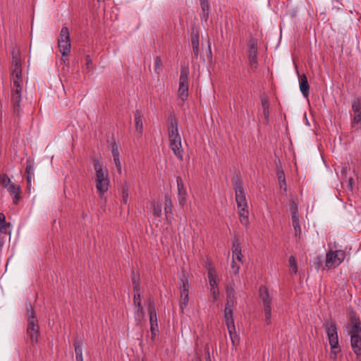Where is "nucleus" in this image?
<instances>
[{
  "mask_svg": "<svg viewBox=\"0 0 361 361\" xmlns=\"http://www.w3.org/2000/svg\"><path fill=\"white\" fill-rule=\"evenodd\" d=\"M191 43L192 46V52L195 59L198 58L199 55V33L198 32H192L191 35Z\"/></svg>",
  "mask_w": 361,
  "mask_h": 361,
  "instance_id": "b1692460",
  "label": "nucleus"
},
{
  "mask_svg": "<svg viewBox=\"0 0 361 361\" xmlns=\"http://www.w3.org/2000/svg\"><path fill=\"white\" fill-rule=\"evenodd\" d=\"M182 286H180V298L181 302L180 304V307L183 310L188 303L189 300V290H188V280L187 278H184L182 280Z\"/></svg>",
  "mask_w": 361,
  "mask_h": 361,
  "instance_id": "ddd939ff",
  "label": "nucleus"
},
{
  "mask_svg": "<svg viewBox=\"0 0 361 361\" xmlns=\"http://www.w3.org/2000/svg\"><path fill=\"white\" fill-rule=\"evenodd\" d=\"M22 98V87L20 82L13 80V87L11 89V100L13 106V111L16 116H20V102Z\"/></svg>",
  "mask_w": 361,
  "mask_h": 361,
  "instance_id": "7ed1b4c3",
  "label": "nucleus"
},
{
  "mask_svg": "<svg viewBox=\"0 0 361 361\" xmlns=\"http://www.w3.org/2000/svg\"><path fill=\"white\" fill-rule=\"evenodd\" d=\"M94 168L96 173V188L99 197L102 198L109 190L110 183L108 171L104 170L102 164L98 160L94 161Z\"/></svg>",
  "mask_w": 361,
  "mask_h": 361,
  "instance_id": "f03ea898",
  "label": "nucleus"
},
{
  "mask_svg": "<svg viewBox=\"0 0 361 361\" xmlns=\"http://www.w3.org/2000/svg\"><path fill=\"white\" fill-rule=\"evenodd\" d=\"M145 312L143 310L142 306V307H135V312H134V317L135 320L137 322V324L141 323L142 319L145 317Z\"/></svg>",
  "mask_w": 361,
  "mask_h": 361,
  "instance_id": "7c9ffc66",
  "label": "nucleus"
},
{
  "mask_svg": "<svg viewBox=\"0 0 361 361\" xmlns=\"http://www.w3.org/2000/svg\"><path fill=\"white\" fill-rule=\"evenodd\" d=\"M239 269H240V265L236 264V262H235V259H233L232 264H231V272L233 274H236L238 273Z\"/></svg>",
  "mask_w": 361,
  "mask_h": 361,
  "instance_id": "603ef678",
  "label": "nucleus"
},
{
  "mask_svg": "<svg viewBox=\"0 0 361 361\" xmlns=\"http://www.w3.org/2000/svg\"><path fill=\"white\" fill-rule=\"evenodd\" d=\"M168 129L178 128V120L173 114H169L168 117Z\"/></svg>",
  "mask_w": 361,
  "mask_h": 361,
  "instance_id": "f704fd0d",
  "label": "nucleus"
},
{
  "mask_svg": "<svg viewBox=\"0 0 361 361\" xmlns=\"http://www.w3.org/2000/svg\"><path fill=\"white\" fill-rule=\"evenodd\" d=\"M232 255L233 259L235 258L238 260L240 263H242V252H241V247L240 242L238 238H235L233 241L232 245Z\"/></svg>",
  "mask_w": 361,
  "mask_h": 361,
  "instance_id": "4be33fe9",
  "label": "nucleus"
},
{
  "mask_svg": "<svg viewBox=\"0 0 361 361\" xmlns=\"http://www.w3.org/2000/svg\"><path fill=\"white\" fill-rule=\"evenodd\" d=\"M345 256V252L342 250L330 251L326 253V267L328 269L338 267L343 261Z\"/></svg>",
  "mask_w": 361,
  "mask_h": 361,
  "instance_id": "39448f33",
  "label": "nucleus"
},
{
  "mask_svg": "<svg viewBox=\"0 0 361 361\" xmlns=\"http://www.w3.org/2000/svg\"><path fill=\"white\" fill-rule=\"evenodd\" d=\"M300 90L305 97H307L310 94V85L305 75H300L299 78Z\"/></svg>",
  "mask_w": 361,
  "mask_h": 361,
  "instance_id": "412c9836",
  "label": "nucleus"
},
{
  "mask_svg": "<svg viewBox=\"0 0 361 361\" xmlns=\"http://www.w3.org/2000/svg\"><path fill=\"white\" fill-rule=\"evenodd\" d=\"M153 214L156 217H160L162 214L161 206L159 204L154 202L152 204Z\"/></svg>",
  "mask_w": 361,
  "mask_h": 361,
  "instance_id": "c03bdc74",
  "label": "nucleus"
},
{
  "mask_svg": "<svg viewBox=\"0 0 361 361\" xmlns=\"http://www.w3.org/2000/svg\"><path fill=\"white\" fill-rule=\"evenodd\" d=\"M288 263H289L290 267L291 268V271L294 274H297L298 266H297L296 259H295V257L290 256L289 257Z\"/></svg>",
  "mask_w": 361,
  "mask_h": 361,
  "instance_id": "79ce46f5",
  "label": "nucleus"
},
{
  "mask_svg": "<svg viewBox=\"0 0 361 361\" xmlns=\"http://www.w3.org/2000/svg\"><path fill=\"white\" fill-rule=\"evenodd\" d=\"M139 276L135 274L134 271H132V283L133 285V291L134 292H140V286L139 282Z\"/></svg>",
  "mask_w": 361,
  "mask_h": 361,
  "instance_id": "c9c22d12",
  "label": "nucleus"
},
{
  "mask_svg": "<svg viewBox=\"0 0 361 361\" xmlns=\"http://www.w3.org/2000/svg\"><path fill=\"white\" fill-rule=\"evenodd\" d=\"M264 316H265V323L267 325H269L271 322V307H264Z\"/></svg>",
  "mask_w": 361,
  "mask_h": 361,
  "instance_id": "a18cd8bd",
  "label": "nucleus"
},
{
  "mask_svg": "<svg viewBox=\"0 0 361 361\" xmlns=\"http://www.w3.org/2000/svg\"><path fill=\"white\" fill-rule=\"evenodd\" d=\"M129 185L127 183H125L122 188V201L123 203L125 204L128 203L129 196Z\"/></svg>",
  "mask_w": 361,
  "mask_h": 361,
  "instance_id": "4c0bfd02",
  "label": "nucleus"
},
{
  "mask_svg": "<svg viewBox=\"0 0 361 361\" xmlns=\"http://www.w3.org/2000/svg\"><path fill=\"white\" fill-rule=\"evenodd\" d=\"M235 303H236V298L235 297L234 293H233L231 291L228 292L227 293L226 307H228L230 308H233Z\"/></svg>",
  "mask_w": 361,
  "mask_h": 361,
  "instance_id": "e433bc0d",
  "label": "nucleus"
},
{
  "mask_svg": "<svg viewBox=\"0 0 361 361\" xmlns=\"http://www.w3.org/2000/svg\"><path fill=\"white\" fill-rule=\"evenodd\" d=\"M208 279L210 286V290L213 296V302L216 301L219 295V291L218 289V283L216 279V271L214 268H209L208 270Z\"/></svg>",
  "mask_w": 361,
  "mask_h": 361,
  "instance_id": "1a4fd4ad",
  "label": "nucleus"
},
{
  "mask_svg": "<svg viewBox=\"0 0 361 361\" xmlns=\"http://www.w3.org/2000/svg\"><path fill=\"white\" fill-rule=\"evenodd\" d=\"M231 182L234 187L235 201L238 202L240 200V202H242L243 199H246V197L240 174L235 173L231 178Z\"/></svg>",
  "mask_w": 361,
  "mask_h": 361,
  "instance_id": "0eeeda50",
  "label": "nucleus"
},
{
  "mask_svg": "<svg viewBox=\"0 0 361 361\" xmlns=\"http://www.w3.org/2000/svg\"><path fill=\"white\" fill-rule=\"evenodd\" d=\"M173 202L171 200V195L166 193L164 195V212L166 218L168 219V215L172 214Z\"/></svg>",
  "mask_w": 361,
  "mask_h": 361,
  "instance_id": "a878e982",
  "label": "nucleus"
},
{
  "mask_svg": "<svg viewBox=\"0 0 361 361\" xmlns=\"http://www.w3.org/2000/svg\"><path fill=\"white\" fill-rule=\"evenodd\" d=\"M248 59L252 66L257 64V44L255 39H251L248 42Z\"/></svg>",
  "mask_w": 361,
  "mask_h": 361,
  "instance_id": "f8f14e48",
  "label": "nucleus"
},
{
  "mask_svg": "<svg viewBox=\"0 0 361 361\" xmlns=\"http://www.w3.org/2000/svg\"><path fill=\"white\" fill-rule=\"evenodd\" d=\"M292 224L300 223L298 212L291 214Z\"/></svg>",
  "mask_w": 361,
  "mask_h": 361,
  "instance_id": "6e6d98bb",
  "label": "nucleus"
},
{
  "mask_svg": "<svg viewBox=\"0 0 361 361\" xmlns=\"http://www.w3.org/2000/svg\"><path fill=\"white\" fill-rule=\"evenodd\" d=\"M202 8L201 20L207 22L209 18L210 5L208 0H200Z\"/></svg>",
  "mask_w": 361,
  "mask_h": 361,
  "instance_id": "5701e85b",
  "label": "nucleus"
},
{
  "mask_svg": "<svg viewBox=\"0 0 361 361\" xmlns=\"http://www.w3.org/2000/svg\"><path fill=\"white\" fill-rule=\"evenodd\" d=\"M58 45L59 51L62 54V60L64 63L68 62L66 56L68 55L71 50V41L58 40Z\"/></svg>",
  "mask_w": 361,
  "mask_h": 361,
  "instance_id": "dca6fc26",
  "label": "nucleus"
},
{
  "mask_svg": "<svg viewBox=\"0 0 361 361\" xmlns=\"http://www.w3.org/2000/svg\"><path fill=\"white\" fill-rule=\"evenodd\" d=\"M11 183V179L6 174L0 175V184L3 187L8 188Z\"/></svg>",
  "mask_w": 361,
  "mask_h": 361,
  "instance_id": "37998d69",
  "label": "nucleus"
},
{
  "mask_svg": "<svg viewBox=\"0 0 361 361\" xmlns=\"http://www.w3.org/2000/svg\"><path fill=\"white\" fill-rule=\"evenodd\" d=\"M353 123L356 124L361 123V114H353Z\"/></svg>",
  "mask_w": 361,
  "mask_h": 361,
  "instance_id": "5fc2aeb1",
  "label": "nucleus"
},
{
  "mask_svg": "<svg viewBox=\"0 0 361 361\" xmlns=\"http://www.w3.org/2000/svg\"><path fill=\"white\" fill-rule=\"evenodd\" d=\"M26 307H27V317H28L27 324L30 322H32V323H34V324L38 323V321L35 317V313L34 309L32 307L31 304L29 303L28 305H26Z\"/></svg>",
  "mask_w": 361,
  "mask_h": 361,
  "instance_id": "c756f323",
  "label": "nucleus"
},
{
  "mask_svg": "<svg viewBox=\"0 0 361 361\" xmlns=\"http://www.w3.org/2000/svg\"><path fill=\"white\" fill-rule=\"evenodd\" d=\"M353 114H361V96L356 97L352 102Z\"/></svg>",
  "mask_w": 361,
  "mask_h": 361,
  "instance_id": "2f4dec72",
  "label": "nucleus"
},
{
  "mask_svg": "<svg viewBox=\"0 0 361 361\" xmlns=\"http://www.w3.org/2000/svg\"><path fill=\"white\" fill-rule=\"evenodd\" d=\"M135 125L136 130L141 134L142 132L143 126L141 113L139 110H136L135 113Z\"/></svg>",
  "mask_w": 361,
  "mask_h": 361,
  "instance_id": "c85d7f7f",
  "label": "nucleus"
},
{
  "mask_svg": "<svg viewBox=\"0 0 361 361\" xmlns=\"http://www.w3.org/2000/svg\"><path fill=\"white\" fill-rule=\"evenodd\" d=\"M58 40L71 41L69 30L67 27H63Z\"/></svg>",
  "mask_w": 361,
  "mask_h": 361,
  "instance_id": "58836bf2",
  "label": "nucleus"
},
{
  "mask_svg": "<svg viewBox=\"0 0 361 361\" xmlns=\"http://www.w3.org/2000/svg\"><path fill=\"white\" fill-rule=\"evenodd\" d=\"M261 104L263 110V114L266 122H269V99L267 96L261 97Z\"/></svg>",
  "mask_w": 361,
  "mask_h": 361,
  "instance_id": "393cba45",
  "label": "nucleus"
},
{
  "mask_svg": "<svg viewBox=\"0 0 361 361\" xmlns=\"http://www.w3.org/2000/svg\"><path fill=\"white\" fill-rule=\"evenodd\" d=\"M148 313L149 317H157V312L155 308V303L152 297H149L148 299V307H147Z\"/></svg>",
  "mask_w": 361,
  "mask_h": 361,
  "instance_id": "72a5a7b5",
  "label": "nucleus"
},
{
  "mask_svg": "<svg viewBox=\"0 0 361 361\" xmlns=\"http://www.w3.org/2000/svg\"><path fill=\"white\" fill-rule=\"evenodd\" d=\"M176 183L178 189V203L180 207H183L186 202L187 190L181 177L178 176L176 178Z\"/></svg>",
  "mask_w": 361,
  "mask_h": 361,
  "instance_id": "9b49d317",
  "label": "nucleus"
},
{
  "mask_svg": "<svg viewBox=\"0 0 361 361\" xmlns=\"http://www.w3.org/2000/svg\"><path fill=\"white\" fill-rule=\"evenodd\" d=\"M289 207L291 214H295L296 212H298V204L295 200H293L290 202Z\"/></svg>",
  "mask_w": 361,
  "mask_h": 361,
  "instance_id": "3c124183",
  "label": "nucleus"
},
{
  "mask_svg": "<svg viewBox=\"0 0 361 361\" xmlns=\"http://www.w3.org/2000/svg\"><path fill=\"white\" fill-rule=\"evenodd\" d=\"M75 353V360L76 361H83L82 357V346H83V339L82 338L77 337L73 343Z\"/></svg>",
  "mask_w": 361,
  "mask_h": 361,
  "instance_id": "aec40b11",
  "label": "nucleus"
},
{
  "mask_svg": "<svg viewBox=\"0 0 361 361\" xmlns=\"http://www.w3.org/2000/svg\"><path fill=\"white\" fill-rule=\"evenodd\" d=\"M208 50H209V54H212V51H211V47H210L209 45V47H208Z\"/></svg>",
  "mask_w": 361,
  "mask_h": 361,
  "instance_id": "69168bd1",
  "label": "nucleus"
},
{
  "mask_svg": "<svg viewBox=\"0 0 361 361\" xmlns=\"http://www.w3.org/2000/svg\"><path fill=\"white\" fill-rule=\"evenodd\" d=\"M27 336L32 344H36L38 342V337L39 336V326L38 323L34 324L32 322L27 324Z\"/></svg>",
  "mask_w": 361,
  "mask_h": 361,
  "instance_id": "9d476101",
  "label": "nucleus"
},
{
  "mask_svg": "<svg viewBox=\"0 0 361 361\" xmlns=\"http://www.w3.org/2000/svg\"><path fill=\"white\" fill-rule=\"evenodd\" d=\"M259 298L262 301L264 307H271L272 297L269 295L267 288L265 286H262L259 288Z\"/></svg>",
  "mask_w": 361,
  "mask_h": 361,
  "instance_id": "f3484780",
  "label": "nucleus"
},
{
  "mask_svg": "<svg viewBox=\"0 0 361 361\" xmlns=\"http://www.w3.org/2000/svg\"><path fill=\"white\" fill-rule=\"evenodd\" d=\"M114 163L116 164V166L117 168L118 173H121V162H120L119 158H116L114 159Z\"/></svg>",
  "mask_w": 361,
  "mask_h": 361,
  "instance_id": "bf43d9fd",
  "label": "nucleus"
},
{
  "mask_svg": "<svg viewBox=\"0 0 361 361\" xmlns=\"http://www.w3.org/2000/svg\"><path fill=\"white\" fill-rule=\"evenodd\" d=\"M169 139L171 149L180 161H183L184 150L182 147L180 135L169 137Z\"/></svg>",
  "mask_w": 361,
  "mask_h": 361,
  "instance_id": "423d86ee",
  "label": "nucleus"
},
{
  "mask_svg": "<svg viewBox=\"0 0 361 361\" xmlns=\"http://www.w3.org/2000/svg\"><path fill=\"white\" fill-rule=\"evenodd\" d=\"M25 173L27 175V182H32V179L34 177V166L30 161H27Z\"/></svg>",
  "mask_w": 361,
  "mask_h": 361,
  "instance_id": "473e14b6",
  "label": "nucleus"
},
{
  "mask_svg": "<svg viewBox=\"0 0 361 361\" xmlns=\"http://www.w3.org/2000/svg\"><path fill=\"white\" fill-rule=\"evenodd\" d=\"M3 245H4L3 237L0 235V250H1Z\"/></svg>",
  "mask_w": 361,
  "mask_h": 361,
  "instance_id": "680f3d73",
  "label": "nucleus"
},
{
  "mask_svg": "<svg viewBox=\"0 0 361 361\" xmlns=\"http://www.w3.org/2000/svg\"><path fill=\"white\" fill-rule=\"evenodd\" d=\"M331 346L330 357L336 360L337 354L341 351L338 343L337 324L332 319H328L323 325Z\"/></svg>",
  "mask_w": 361,
  "mask_h": 361,
  "instance_id": "f257e3e1",
  "label": "nucleus"
},
{
  "mask_svg": "<svg viewBox=\"0 0 361 361\" xmlns=\"http://www.w3.org/2000/svg\"><path fill=\"white\" fill-rule=\"evenodd\" d=\"M236 203L238 209L240 221L243 225L247 226L249 224V212L247 200L243 199L242 202H240V200H238Z\"/></svg>",
  "mask_w": 361,
  "mask_h": 361,
  "instance_id": "6e6552de",
  "label": "nucleus"
},
{
  "mask_svg": "<svg viewBox=\"0 0 361 361\" xmlns=\"http://www.w3.org/2000/svg\"><path fill=\"white\" fill-rule=\"evenodd\" d=\"M350 334H361V322L354 312L350 314Z\"/></svg>",
  "mask_w": 361,
  "mask_h": 361,
  "instance_id": "4468645a",
  "label": "nucleus"
},
{
  "mask_svg": "<svg viewBox=\"0 0 361 361\" xmlns=\"http://www.w3.org/2000/svg\"><path fill=\"white\" fill-rule=\"evenodd\" d=\"M188 68L181 66L178 92V97L183 102L186 101L188 97Z\"/></svg>",
  "mask_w": 361,
  "mask_h": 361,
  "instance_id": "20e7f679",
  "label": "nucleus"
},
{
  "mask_svg": "<svg viewBox=\"0 0 361 361\" xmlns=\"http://www.w3.org/2000/svg\"><path fill=\"white\" fill-rule=\"evenodd\" d=\"M169 137L180 135L178 128L168 129Z\"/></svg>",
  "mask_w": 361,
  "mask_h": 361,
  "instance_id": "4d7b16f0",
  "label": "nucleus"
},
{
  "mask_svg": "<svg viewBox=\"0 0 361 361\" xmlns=\"http://www.w3.org/2000/svg\"><path fill=\"white\" fill-rule=\"evenodd\" d=\"M7 224L6 222V217L3 213H0V232L3 233H6Z\"/></svg>",
  "mask_w": 361,
  "mask_h": 361,
  "instance_id": "a19ab883",
  "label": "nucleus"
},
{
  "mask_svg": "<svg viewBox=\"0 0 361 361\" xmlns=\"http://www.w3.org/2000/svg\"><path fill=\"white\" fill-rule=\"evenodd\" d=\"M350 343L357 357L361 356V334H350Z\"/></svg>",
  "mask_w": 361,
  "mask_h": 361,
  "instance_id": "2eb2a0df",
  "label": "nucleus"
},
{
  "mask_svg": "<svg viewBox=\"0 0 361 361\" xmlns=\"http://www.w3.org/2000/svg\"><path fill=\"white\" fill-rule=\"evenodd\" d=\"M7 190L10 195L13 196V204H18L20 199V187L13 183H11L9 186L7 188Z\"/></svg>",
  "mask_w": 361,
  "mask_h": 361,
  "instance_id": "6ab92c4d",
  "label": "nucleus"
},
{
  "mask_svg": "<svg viewBox=\"0 0 361 361\" xmlns=\"http://www.w3.org/2000/svg\"><path fill=\"white\" fill-rule=\"evenodd\" d=\"M292 225H293V227L295 231V237L296 238L300 239L301 235H302V231H301L300 223L293 224Z\"/></svg>",
  "mask_w": 361,
  "mask_h": 361,
  "instance_id": "09e8293b",
  "label": "nucleus"
},
{
  "mask_svg": "<svg viewBox=\"0 0 361 361\" xmlns=\"http://www.w3.org/2000/svg\"><path fill=\"white\" fill-rule=\"evenodd\" d=\"M12 66L13 68H20L21 63L20 59L17 56H13L12 59Z\"/></svg>",
  "mask_w": 361,
  "mask_h": 361,
  "instance_id": "864d4df0",
  "label": "nucleus"
},
{
  "mask_svg": "<svg viewBox=\"0 0 361 361\" xmlns=\"http://www.w3.org/2000/svg\"><path fill=\"white\" fill-rule=\"evenodd\" d=\"M354 183V180H353V178L350 177L349 179H348V185L350 187V188L352 189L353 188V185Z\"/></svg>",
  "mask_w": 361,
  "mask_h": 361,
  "instance_id": "052dcab7",
  "label": "nucleus"
},
{
  "mask_svg": "<svg viewBox=\"0 0 361 361\" xmlns=\"http://www.w3.org/2000/svg\"><path fill=\"white\" fill-rule=\"evenodd\" d=\"M112 156L114 159L116 158H119V152L116 145H114L112 147Z\"/></svg>",
  "mask_w": 361,
  "mask_h": 361,
  "instance_id": "13d9d810",
  "label": "nucleus"
},
{
  "mask_svg": "<svg viewBox=\"0 0 361 361\" xmlns=\"http://www.w3.org/2000/svg\"><path fill=\"white\" fill-rule=\"evenodd\" d=\"M30 188H31V182H30V183H29V182H27V189L28 190H30Z\"/></svg>",
  "mask_w": 361,
  "mask_h": 361,
  "instance_id": "e2e57ef3",
  "label": "nucleus"
},
{
  "mask_svg": "<svg viewBox=\"0 0 361 361\" xmlns=\"http://www.w3.org/2000/svg\"><path fill=\"white\" fill-rule=\"evenodd\" d=\"M21 73H22L21 67L20 68H18V67L13 68L12 75L13 78H15L14 80H17L18 81V80L21 77Z\"/></svg>",
  "mask_w": 361,
  "mask_h": 361,
  "instance_id": "8fccbe9b",
  "label": "nucleus"
},
{
  "mask_svg": "<svg viewBox=\"0 0 361 361\" xmlns=\"http://www.w3.org/2000/svg\"><path fill=\"white\" fill-rule=\"evenodd\" d=\"M233 315V308L225 307L224 317L227 329L235 330V324Z\"/></svg>",
  "mask_w": 361,
  "mask_h": 361,
  "instance_id": "a211bd4d",
  "label": "nucleus"
},
{
  "mask_svg": "<svg viewBox=\"0 0 361 361\" xmlns=\"http://www.w3.org/2000/svg\"><path fill=\"white\" fill-rule=\"evenodd\" d=\"M192 361H201V360L200 357H197L194 360H192Z\"/></svg>",
  "mask_w": 361,
  "mask_h": 361,
  "instance_id": "0e129e2a",
  "label": "nucleus"
},
{
  "mask_svg": "<svg viewBox=\"0 0 361 361\" xmlns=\"http://www.w3.org/2000/svg\"><path fill=\"white\" fill-rule=\"evenodd\" d=\"M162 67V61L159 56H156L154 59V72L157 74H159V72Z\"/></svg>",
  "mask_w": 361,
  "mask_h": 361,
  "instance_id": "49530a36",
  "label": "nucleus"
},
{
  "mask_svg": "<svg viewBox=\"0 0 361 361\" xmlns=\"http://www.w3.org/2000/svg\"><path fill=\"white\" fill-rule=\"evenodd\" d=\"M101 0H97V1H100Z\"/></svg>",
  "mask_w": 361,
  "mask_h": 361,
  "instance_id": "338daca9",
  "label": "nucleus"
},
{
  "mask_svg": "<svg viewBox=\"0 0 361 361\" xmlns=\"http://www.w3.org/2000/svg\"><path fill=\"white\" fill-rule=\"evenodd\" d=\"M149 323H150V331L152 335V340H154L156 336L159 332V326L157 322V317H149Z\"/></svg>",
  "mask_w": 361,
  "mask_h": 361,
  "instance_id": "bb28decb",
  "label": "nucleus"
},
{
  "mask_svg": "<svg viewBox=\"0 0 361 361\" xmlns=\"http://www.w3.org/2000/svg\"><path fill=\"white\" fill-rule=\"evenodd\" d=\"M277 178L279 182V185L281 188L283 189L284 192L286 193L287 191L286 188V177L282 169L277 166Z\"/></svg>",
  "mask_w": 361,
  "mask_h": 361,
  "instance_id": "cd10ccee",
  "label": "nucleus"
},
{
  "mask_svg": "<svg viewBox=\"0 0 361 361\" xmlns=\"http://www.w3.org/2000/svg\"><path fill=\"white\" fill-rule=\"evenodd\" d=\"M133 304L135 307H142L141 295L140 292H135L133 296Z\"/></svg>",
  "mask_w": 361,
  "mask_h": 361,
  "instance_id": "de8ad7c7",
  "label": "nucleus"
},
{
  "mask_svg": "<svg viewBox=\"0 0 361 361\" xmlns=\"http://www.w3.org/2000/svg\"><path fill=\"white\" fill-rule=\"evenodd\" d=\"M228 329V334L230 335V338H231L233 345H235L238 344L239 342V337L235 332V330H233L231 329Z\"/></svg>",
  "mask_w": 361,
  "mask_h": 361,
  "instance_id": "ea45409f",
  "label": "nucleus"
}]
</instances>
